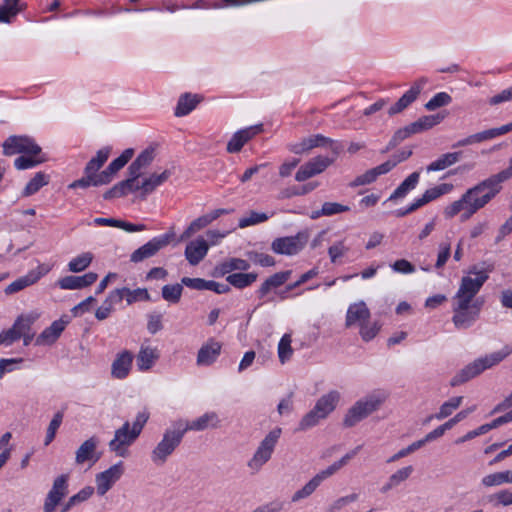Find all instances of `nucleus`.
<instances>
[{"instance_id":"41","label":"nucleus","mask_w":512,"mask_h":512,"mask_svg":"<svg viewBox=\"0 0 512 512\" xmlns=\"http://www.w3.org/2000/svg\"><path fill=\"white\" fill-rule=\"evenodd\" d=\"M98 442L96 437H91L84 441L76 451L75 462L77 464H83L93 459Z\"/></svg>"},{"instance_id":"13","label":"nucleus","mask_w":512,"mask_h":512,"mask_svg":"<svg viewBox=\"0 0 512 512\" xmlns=\"http://www.w3.org/2000/svg\"><path fill=\"white\" fill-rule=\"evenodd\" d=\"M139 435L131 429V424L126 421L114 433V438L109 442V449L117 456L126 457L128 448L137 440Z\"/></svg>"},{"instance_id":"19","label":"nucleus","mask_w":512,"mask_h":512,"mask_svg":"<svg viewBox=\"0 0 512 512\" xmlns=\"http://www.w3.org/2000/svg\"><path fill=\"white\" fill-rule=\"evenodd\" d=\"M427 84V79L422 77L415 81L413 85L410 87L408 91H406L398 101L392 105L389 110V115H395L403 110H405L408 106H410L419 96L424 86Z\"/></svg>"},{"instance_id":"8","label":"nucleus","mask_w":512,"mask_h":512,"mask_svg":"<svg viewBox=\"0 0 512 512\" xmlns=\"http://www.w3.org/2000/svg\"><path fill=\"white\" fill-rule=\"evenodd\" d=\"M482 304L483 302L478 299L475 302H469L453 298L452 322L454 326L459 330L470 328L479 318Z\"/></svg>"},{"instance_id":"54","label":"nucleus","mask_w":512,"mask_h":512,"mask_svg":"<svg viewBox=\"0 0 512 512\" xmlns=\"http://www.w3.org/2000/svg\"><path fill=\"white\" fill-rule=\"evenodd\" d=\"M63 417V412L60 411L54 415L53 419L51 420L47 428V433L44 441L45 446H48L54 440L56 432L63 421Z\"/></svg>"},{"instance_id":"59","label":"nucleus","mask_w":512,"mask_h":512,"mask_svg":"<svg viewBox=\"0 0 512 512\" xmlns=\"http://www.w3.org/2000/svg\"><path fill=\"white\" fill-rule=\"evenodd\" d=\"M350 207L336 202H325L322 205L321 213L325 216H333L336 214L348 212Z\"/></svg>"},{"instance_id":"3","label":"nucleus","mask_w":512,"mask_h":512,"mask_svg":"<svg viewBox=\"0 0 512 512\" xmlns=\"http://www.w3.org/2000/svg\"><path fill=\"white\" fill-rule=\"evenodd\" d=\"M511 350L507 347L501 351L493 352L489 355H485L484 357L478 358L474 360L472 363L465 366L459 373H457L451 380V386H457L462 383L469 381L470 379L478 376L486 369H489L502 360H504L509 354Z\"/></svg>"},{"instance_id":"11","label":"nucleus","mask_w":512,"mask_h":512,"mask_svg":"<svg viewBox=\"0 0 512 512\" xmlns=\"http://www.w3.org/2000/svg\"><path fill=\"white\" fill-rule=\"evenodd\" d=\"M328 145L331 147L332 152L336 156H338V154L341 151L342 145L339 142L334 141L328 137H325L322 134L312 135V136L303 138L299 142L290 143L288 145V149L290 152H292L294 154L301 155V154L308 153L313 148L326 147Z\"/></svg>"},{"instance_id":"24","label":"nucleus","mask_w":512,"mask_h":512,"mask_svg":"<svg viewBox=\"0 0 512 512\" xmlns=\"http://www.w3.org/2000/svg\"><path fill=\"white\" fill-rule=\"evenodd\" d=\"M209 244L203 237L191 241L185 248V257L191 265L199 264L207 255Z\"/></svg>"},{"instance_id":"58","label":"nucleus","mask_w":512,"mask_h":512,"mask_svg":"<svg viewBox=\"0 0 512 512\" xmlns=\"http://www.w3.org/2000/svg\"><path fill=\"white\" fill-rule=\"evenodd\" d=\"M321 419L324 418L320 417L319 412L316 411L315 408H313L301 419L298 429L301 431H305L309 428H312L315 425H317Z\"/></svg>"},{"instance_id":"31","label":"nucleus","mask_w":512,"mask_h":512,"mask_svg":"<svg viewBox=\"0 0 512 512\" xmlns=\"http://www.w3.org/2000/svg\"><path fill=\"white\" fill-rule=\"evenodd\" d=\"M68 321L59 319L55 320L49 327L37 337L36 344L38 345H51L56 342L64 331Z\"/></svg>"},{"instance_id":"33","label":"nucleus","mask_w":512,"mask_h":512,"mask_svg":"<svg viewBox=\"0 0 512 512\" xmlns=\"http://www.w3.org/2000/svg\"><path fill=\"white\" fill-rule=\"evenodd\" d=\"M339 398L337 391H331L319 398L314 408L319 412L320 417L326 418L336 408Z\"/></svg>"},{"instance_id":"12","label":"nucleus","mask_w":512,"mask_h":512,"mask_svg":"<svg viewBox=\"0 0 512 512\" xmlns=\"http://www.w3.org/2000/svg\"><path fill=\"white\" fill-rule=\"evenodd\" d=\"M308 242L307 232H298L294 236L279 237L271 243V249L276 254L296 255Z\"/></svg>"},{"instance_id":"45","label":"nucleus","mask_w":512,"mask_h":512,"mask_svg":"<svg viewBox=\"0 0 512 512\" xmlns=\"http://www.w3.org/2000/svg\"><path fill=\"white\" fill-rule=\"evenodd\" d=\"M85 176L81 179L73 181L71 184H69V189H76V188H88L90 186H101L105 185V179L102 178L101 173L99 175L84 173Z\"/></svg>"},{"instance_id":"14","label":"nucleus","mask_w":512,"mask_h":512,"mask_svg":"<svg viewBox=\"0 0 512 512\" xmlns=\"http://www.w3.org/2000/svg\"><path fill=\"white\" fill-rule=\"evenodd\" d=\"M172 175V170L165 169L161 173H152L142 179L141 182H132L129 189H123V196L131 192L140 191L142 196L153 193L159 186L163 185Z\"/></svg>"},{"instance_id":"36","label":"nucleus","mask_w":512,"mask_h":512,"mask_svg":"<svg viewBox=\"0 0 512 512\" xmlns=\"http://www.w3.org/2000/svg\"><path fill=\"white\" fill-rule=\"evenodd\" d=\"M420 179V172L415 171L411 173L390 195L389 201L402 199L404 198L410 191L415 189Z\"/></svg>"},{"instance_id":"46","label":"nucleus","mask_w":512,"mask_h":512,"mask_svg":"<svg viewBox=\"0 0 512 512\" xmlns=\"http://www.w3.org/2000/svg\"><path fill=\"white\" fill-rule=\"evenodd\" d=\"M317 187H318L317 182H309L307 184H304L301 187L287 188L280 192L279 198L287 199V198H291L294 196L306 195V194L310 193L311 191H313L314 189H316Z\"/></svg>"},{"instance_id":"57","label":"nucleus","mask_w":512,"mask_h":512,"mask_svg":"<svg viewBox=\"0 0 512 512\" xmlns=\"http://www.w3.org/2000/svg\"><path fill=\"white\" fill-rule=\"evenodd\" d=\"M22 358H2L0 359V379L4 377L6 373H11L20 368Z\"/></svg>"},{"instance_id":"22","label":"nucleus","mask_w":512,"mask_h":512,"mask_svg":"<svg viewBox=\"0 0 512 512\" xmlns=\"http://www.w3.org/2000/svg\"><path fill=\"white\" fill-rule=\"evenodd\" d=\"M222 345L220 342L209 339L201 346L197 353L196 363L198 366H210L213 364L221 353Z\"/></svg>"},{"instance_id":"4","label":"nucleus","mask_w":512,"mask_h":512,"mask_svg":"<svg viewBox=\"0 0 512 512\" xmlns=\"http://www.w3.org/2000/svg\"><path fill=\"white\" fill-rule=\"evenodd\" d=\"M493 267L488 265L486 268H479L473 265L468 270V275L462 277L458 291L453 298L469 302H475L474 298L489 278V273Z\"/></svg>"},{"instance_id":"64","label":"nucleus","mask_w":512,"mask_h":512,"mask_svg":"<svg viewBox=\"0 0 512 512\" xmlns=\"http://www.w3.org/2000/svg\"><path fill=\"white\" fill-rule=\"evenodd\" d=\"M291 274V270L281 271L271 275L270 277L267 278V280L270 283V285L274 287V289H276L285 284L289 280Z\"/></svg>"},{"instance_id":"51","label":"nucleus","mask_w":512,"mask_h":512,"mask_svg":"<svg viewBox=\"0 0 512 512\" xmlns=\"http://www.w3.org/2000/svg\"><path fill=\"white\" fill-rule=\"evenodd\" d=\"M246 255L249 261L262 267H271L276 263L272 256L262 252L248 251Z\"/></svg>"},{"instance_id":"18","label":"nucleus","mask_w":512,"mask_h":512,"mask_svg":"<svg viewBox=\"0 0 512 512\" xmlns=\"http://www.w3.org/2000/svg\"><path fill=\"white\" fill-rule=\"evenodd\" d=\"M124 472L123 463L118 462L107 470L96 475V490L98 495L104 496L120 479Z\"/></svg>"},{"instance_id":"17","label":"nucleus","mask_w":512,"mask_h":512,"mask_svg":"<svg viewBox=\"0 0 512 512\" xmlns=\"http://www.w3.org/2000/svg\"><path fill=\"white\" fill-rule=\"evenodd\" d=\"M69 476L62 474L55 478L52 488L48 492L43 506L44 512H54L62 499L68 494Z\"/></svg>"},{"instance_id":"53","label":"nucleus","mask_w":512,"mask_h":512,"mask_svg":"<svg viewBox=\"0 0 512 512\" xmlns=\"http://www.w3.org/2000/svg\"><path fill=\"white\" fill-rule=\"evenodd\" d=\"M487 140H490V139H489L487 130H485L482 132H478V133L469 135L468 137L457 141L456 143H454L452 145V147L453 148L465 147V146H469V145H473V144H477V143H482Z\"/></svg>"},{"instance_id":"42","label":"nucleus","mask_w":512,"mask_h":512,"mask_svg":"<svg viewBox=\"0 0 512 512\" xmlns=\"http://www.w3.org/2000/svg\"><path fill=\"white\" fill-rule=\"evenodd\" d=\"M199 103V99L196 95H191L190 93H185L180 96L177 106L175 108V116L182 117L188 115L192 110H194Z\"/></svg>"},{"instance_id":"56","label":"nucleus","mask_w":512,"mask_h":512,"mask_svg":"<svg viewBox=\"0 0 512 512\" xmlns=\"http://www.w3.org/2000/svg\"><path fill=\"white\" fill-rule=\"evenodd\" d=\"M19 11L20 9L18 6L3 1V3L0 5V22L10 23L12 18H14Z\"/></svg>"},{"instance_id":"61","label":"nucleus","mask_w":512,"mask_h":512,"mask_svg":"<svg viewBox=\"0 0 512 512\" xmlns=\"http://www.w3.org/2000/svg\"><path fill=\"white\" fill-rule=\"evenodd\" d=\"M380 326L377 322L370 323L369 320L360 327V335L364 341H370L379 332Z\"/></svg>"},{"instance_id":"23","label":"nucleus","mask_w":512,"mask_h":512,"mask_svg":"<svg viewBox=\"0 0 512 512\" xmlns=\"http://www.w3.org/2000/svg\"><path fill=\"white\" fill-rule=\"evenodd\" d=\"M98 278L94 272H88L82 276H65L58 280L57 285L64 290L82 289L92 285Z\"/></svg>"},{"instance_id":"6","label":"nucleus","mask_w":512,"mask_h":512,"mask_svg":"<svg viewBox=\"0 0 512 512\" xmlns=\"http://www.w3.org/2000/svg\"><path fill=\"white\" fill-rule=\"evenodd\" d=\"M386 400L384 393H373L358 400L346 413L343 425L353 427L358 422L367 418L370 414L377 411Z\"/></svg>"},{"instance_id":"25","label":"nucleus","mask_w":512,"mask_h":512,"mask_svg":"<svg viewBox=\"0 0 512 512\" xmlns=\"http://www.w3.org/2000/svg\"><path fill=\"white\" fill-rule=\"evenodd\" d=\"M133 358L128 350L118 353L111 366V375L116 379H125L131 370Z\"/></svg>"},{"instance_id":"40","label":"nucleus","mask_w":512,"mask_h":512,"mask_svg":"<svg viewBox=\"0 0 512 512\" xmlns=\"http://www.w3.org/2000/svg\"><path fill=\"white\" fill-rule=\"evenodd\" d=\"M250 268L249 260L229 258L216 267L220 275L232 274V271H247Z\"/></svg>"},{"instance_id":"26","label":"nucleus","mask_w":512,"mask_h":512,"mask_svg":"<svg viewBox=\"0 0 512 512\" xmlns=\"http://www.w3.org/2000/svg\"><path fill=\"white\" fill-rule=\"evenodd\" d=\"M2 146L7 156L32 152V140L27 136H10Z\"/></svg>"},{"instance_id":"16","label":"nucleus","mask_w":512,"mask_h":512,"mask_svg":"<svg viewBox=\"0 0 512 512\" xmlns=\"http://www.w3.org/2000/svg\"><path fill=\"white\" fill-rule=\"evenodd\" d=\"M336 155L330 158L327 156H316L303 164L295 174V180L298 182L306 181L307 179L324 172L336 159Z\"/></svg>"},{"instance_id":"1","label":"nucleus","mask_w":512,"mask_h":512,"mask_svg":"<svg viewBox=\"0 0 512 512\" xmlns=\"http://www.w3.org/2000/svg\"><path fill=\"white\" fill-rule=\"evenodd\" d=\"M510 178H512V156L509 158L507 168L467 189L460 199L446 206L443 211L444 216L451 219L463 212L462 221L468 220L495 198L502 190V183Z\"/></svg>"},{"instance_id":"5","label":"nucleus","mask_w":512,"mask_h":512,"mask_svg":"<svg viewBox=\"0 0 512 512\" xmlns=\"http://www.w3.org/2000/svg\"><path fill=\"white\" fill-rule=\"evenodd\" d=\"M184 435L181 429V422L176 423L174 428L166 429L162 439L151 451V461L157 466L164 465L181 444Z\"/></svg>"},{"instance_id":"34","label":"nucleus","mask_w":512,"mask_h":512,"mask_svg":"<svg viewBox=\"0 0 512 512\" xmlns=\"http://www.w3.org/2000/svg\"><path fill=\"white\" fill-rule=\"evenodd\" d=\"M389 173V165H384L383 163L367 170L365 173L357 176L353 182L351 183L352 187L362 186L371 184L377 180V178L381 175Z\"/></svg>"},{"instance_id":"20","label":"nucleus","mask_w":512,"mask_h":512,"mask_svg":"<svg viewBox=\"0 0 512 512\" xmlns=\"http://www.w3.org/2000/svg\"><path fill=\"white\" fill-rule=\"evenodd\" d=\"M263 131V125L257 124L241 129L233 134L227 144V151L229 153H238L243 146L256 135Z\"/></svg>"},{"instance_id":"62","label":"nucleus","mask_w":512,"mask_h":512,"mask_svg":"<svg viewBox=\"0 0 512 512\" xmlns=\"http://www.w3.org/2000/svg\"><path fill=\"white\" fill-rule=\"evenodd\" d=\"M118 301H112L110 300V294L106 298V300L103 302V304L96 310L95 317L98 320H105L109 317L111 312L113 311L114 305L118 304Z\"/></svg>"},{"instance_id":"52","label":"nucleus","mask_w":512,"mask_h":512,"mask_svg":"<svg viewBox=\"0 0 512 512\" xmlns=\"http://www.w3.org/2000/svg\"><path fill=\"white\" fill-rule=\"evenodd\" d=\"M452 101L451 96L446 92H439L435 94L426 104L425 108L428 111H434L439 107L446 106Z\"/></svg>"},{"instance_id":"2","label":"nucleus","mask_w":512,"mask_h":512,"mask_svg":"<svg viewBox=\"0 0 512 512\" xmlns=\"http://www.w3.org/2000/svg\"><path fill=\"white\" fill-rule=\"evenodd\" d=\"M156 150L153 147L144 149L128 167L129 177L115 184L111 189L104 193V199L119 198L123 196V189H129L132 182H136L143 174V170L148 168L154 161Z\"/></svg>"},{"instance_id":"15","label":"nucleus","mask_w":512,"mask_h":512,"mask_svg":"<svg viewBox=\"0 0 512 512\" xmlns=\"http://www.w3.org/2000/svg\"><path fill=\"white\" fill-rule=\"evenodd\" d=\"M174 233L169 232L152 238L150 241L136 249L130 256V260L134 263L141 262L157 254L161 249L165 248L173 239Z\"/></svg>"},{"instance_id":"38","label":"nucleus","mask_w":512,"mask_h":512,"mask_svg":"<svg viewBox=\"0 0 512 512\" xmlns=\"http://www.w3.org/2000/svg\"><path fill=\"white\" fill-rule=\"evenodd\" d=\"M159 358V353L156 348L150 346H141L137 355V366L140 371L149 370L156 360Z\"/></svg>"},{"instance_id":"39","label":"nucleus","mask_w":512,"mask_h":512,"mask_svg":"<svg viewBox=\"0 0 512 512\" xmlns=\"http://www.w3.org/2000/svg\"><path fill=\"white\" fill-rule=\"evenodd\" d=\"M112 148L110 146H105L99 149L94 157L90 159V161L86 164L84 169V173H91L94 175H99L98 171L104 165V163L108 160L111 154Z\"/></svg>"},{"instance_id":"60","label":"nucleus","mask_w":512,"mask_h":512,"mask_svg":"<svg viewBox=\"0 0 512 512\" xmlns=\"http://www.w3.org/2000/svg\"><path fill=\"white\" fill-rule=\"evenodd\" d=\"M451 256V247H450V243H440L439 244V249H438V254H437V260H436V263H435V268L436 269H441L445 266V264L447 263L448 259L450 258Z\"/></svg>"},{"instance_id":"63","label":"nucleus","mask_w":512,"mask_h":512,"mask_svg":"<svg viewBox=\"0 0 512 512\" xmlns=\"http://www.w3.org/2000/svg\"><path fill=\"white\" fill-rule=\"evenodd\" d=\"M349 248L344 245L343 241H338L331 245L328 254L332 263H336L338 259L348 252Z\"/></svg>"},{"instance_id":"55","label":"nucleus","mask_w":512,"mask_h":512,"mask_svg":"<svg viewBox=\"0 0 512 512\" xmlns=\"http://www.w3.org/2000/svg\"><path fill=\"white\" fill-rule=\"evenodd\" d=\"M269 219V216L266 213H259L256 211H251L249 216L243 217L239 220V227L245 228L248 226L256 225L259 223H263Z\"/></svg>"},{"instance_id":"49","label":"nucleus","mask_w":512,"mask_h":512,"mask_svg":"<svg viewBox=\"0 0 512 512\" xmlns=\"http://www.w3.org/2000/svg\"><path fill=\"white\" fill-rule=\"evenodd\" d=\"M291 342V335L286 333L278 343V357L282 364L292 357L293 349L291 347Z\"/></svg>"},{"instance_id":"29","label":"nucleus","mask_w":512,"mask_h":512,"mask_svg":"<svg viewBox=\"0 0 512 512\" xmlns=\"http://www.w3.org/2000/svg\"><path fill=\"white\" fill-rule=\"evenodd\" d=\"M123 299H126L128 304H132L139 300H149V293L145 288L130 290L126 287L115 289L110 292V300L118 301L120 303Z\"/></svg>"},{"instance_id":"35","label":"nucleus","mask_w":512,"mask_h":512,"mask_svg":"<svg viewBox=\"0 0 512 512\" xmlns=\"http://www.w3.org/2000/svg\"><path fill=\"white\" fill-rule=\"evenodd\" d=\"M445 118L444 114H435V115H425L420 117L415 122L410 123V128L413 134L421 133L427 131L434 126L440 124Z\"/></svg>"},{"instance_id":"32","label":"nucleus","mask_w":512,"mask_h":512,"mask_svg":"<svg viewBox=\"0 0 512 512\" xmlns=\"http://www.w3.org/2000/svg\"><path fill=\"white\" fill-rule=\"evenodd\" d=\"M413 472L414 468L411 465L398 469L389 476L388 480L381 487L380 491L382 493H387L388 491L398 487L401 483L409 479Z\"/></svg>"},{"instance_id":"9","label":"nucleus","mask_w":512,"mask_h":512,"mask_svg":"<svg viewBox=\"0 0 512 512\" xmlns=\"http://www.w3.org/2000/svg\"><path fill=\"white\" fill-rule=\"evenodd\" d=\"M31 329L32 317L29 315L19 316L11 328L0 332V346L10 347L20 339H23L24 345H29L32 340Z\"/></svg>"},{"instance_id":"43","label":"nucleus","mask_w":512,"mask_h":512,"mask_svg":"<svg viewBox=\"0 0 512 512\" xmlns=\"http://www.w3.org/2000/svg\"><path fill=\"white\" fill-rule=\"evenodd\" d=\"M462 401V396L450 398L440 406L439 411L435 415H430L426 421L428 422L433 418L437 420H442L449 417L456 409L459 408V406L462 404Z\"/></svg>"},{"instance_id":"30","label":"nucleus","mask_w":512,"mask_h":512,"mask_svg":"<svg viewBox=\"0 0 512 512\" xmlns=\"http://www.w3.org/2000/svg\"><path fill=\"white\" fill-rule=\"evenodd\" d=\"M134 156V149H125L119 157L114 159L105 170L101 173L102 178L105 179V183L108 184L112 181L113 177L118 171H120Z\"/></svg>"},{"instance_id":"48","label":"nucleus","mask_w":512,"mask_h":512,"mask_svg":"<svg viewBox=\"0 0 512 512\" xmlns=\"http://www.w3.org/2000/svg\"><path fill=\"white\" fill-rule=\"evenodd\" d=\"M183 286L179 283L168 284L162 287V297L170 303H178L181 299Z\"/></svg>"},{"instance_id":"47","label":"nucleus","mask_w":512,"mask_h":512,"mask_svg":"<svg viewBox=\"0 0 512 512\" xmlns=\"http://www.w3.org/2000/svg\"><path fill=\"white\" fill-rule=\"evenodd\" d=\"M93 260V255L90 252L82 253L73 258L68 263V268L71 272H81L85 270Z\"/></svg>"},{"instance_id":"28","label":"nucleus","mask_w":512,"mask_h":512,"mask_svg":"<svg viewBox=\"0 0 512 512\" xmlns=\"http://www.w3.org/2000/svg\"><path fill=\"white\" fill-rule=\"evenodd\" d=\"M218 424V415L215 412H207L191 422H186L185 424L181 422V429L185 434L187 431L191 430L203 431L209 427L215 428L218 426Z\"/></svg>"},{"instance_id":"21","label":"nucleus","mask_w":512,"mask_h":512,"mask_svg":"<svg viewBox=\"0 0 512 512\" xmlns=\"http://www.w3.org/2000/svg\"><path fill=\"white\" fill-rule=\"evenodd\" d=\"M229 213L226 209H216L208 214L202 215L192 221L190 225L185 229L183 234L181 235V240H186L194 235L196 232L202 230L206 226H208L211 222L219 218L221 215Z\"/></svg>"},{"instance_id":"37","label":"nucleus","mask_w":512,"mask_h":512,"mask_svg":"<svg viewBox=\"0 0 512 512\" xmlns=\"http://www.w3.org/2000/svg\"><path fill=\"white\" fill-rule=\"evenodd\" d=\"M462 156L461 151L457 152H449L442 154L440 157H438L435 161L431 162L427 167V172H435V171H441L444 170L455 163H457Z\"/></svg>"},{"instance_id":"50","label":"nucleus","mask_w":512,"mask_h":512,"mask_svg":"<svg viewBox=\"0 0 512 512\" xmlns=\"http://www.w3.org/2000/svg\"><path fill=\"white\" fill-rule=\"evenodd\" d=\"M411 135H413V132L410 128V125H407L403 128L398 129L392 136V138L389 141V143L387 144L386 148L384 150H382V153L389 152L390 150L395 148L399 143H401L403 140L410 137Z\"/></svg>"},{"instance_id":"7","label":"nucleus","mask_w":512,"mask_h":512,"mask_svg":"<svg viewBox=\"0 0 512 512\" xmlns=\"http://www.w3.org/2000/svg\"><path fill=\"white\" fill-rule=\"evenodd\" d=\"M359 447L355 450L345 454L341 459L334 462L326 469L318 472L310 481H308L300 490L296 491L291 500L292 502H298L302 499L309 497L318 487L319 485L326 480L327 478L333 476L337 471H339L343 466H345L356 454Z\"/></svg>"},{"instance_id":"10","label":"nucleus","mask_w":512,"mask_h":512,"mask_svg":"<svg viewBox=\"0 0 512 512\" xmlns=\"http://www.w3.org/2000/svg\"><path fill=\"white\" fill-rule=\"evenodd\" d=\"M281 428H274L260 442L247 466L253 471L258 472L272 457L278 440L281 436Z\"/></svg>"},{"instance_id":"44","label":"nucleus","mask_w":512,"mask_h":512,"mask_svg":"<svg viewBox=\"0 0 512 512\" xmlns=\"http://www.w3.org/2000/svg\"><path fill=\"white\" fill-rule=\"evenodd\" d=\"M258 278V274L255 272L251 273H233L226 277V281L229 285L234 286L238 289H244L251 286Z\"/></svg>"},{"instance_id":"27","label":"nucleus","mask_w":512,"mask_h":512,"mask_svg":"<svg viewBox=\"0 0 512 512\" xmlns=\"http://www.w3.org/2000/svg\"><path fill=\"white\" fill-rule=\"evenodd\" d=\"M370 319V311L367 305L360 301L358 303L351 304L348 307L346 313V327H351L354 324H358L360 327Z\"/></svg>"}]
</instances>
